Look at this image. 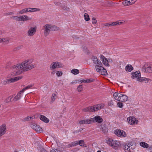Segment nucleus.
<instances>
[{
  "label": "nucleus",
  "mask_w": 152,
  "mask_h": 152,
  "mask_svg": "<svg viewBox=\"0 0 152 152\" xmlns=\"http://www.w3.org/2000/svg\"><path fill=\"white\" fill-rule=\"evenodd\" d=\"M137 80L140 82H142L144 81H145L146 83L150 82L151 81V80L150 79L147 78L145 77H141V76Z\"/></svg>",
  "instance_id": "18"
},
{
  "label": "nucleus",
  "mask_w": 152,
  "mask_h": 152,
  "mask_svg": "<svg viewBox=\"0 0 152 152\" xmlns=\"http://www.w3.org/2000/svg\"><path fill=\"white\" fill-rule=\"evenodd\" d=\"M6 132V126L5 124H3L0 127V137L4 135Z\"/></svg>",
  "instance_id": "17"
},
{
  "label": "nucleus",
  "mask_w": 152,
  "mask_h": 152,
  "mask_svg": "<svg viewBox=\"0 0 152 152\" xmlns=\"http://www.w3.org/2000/svg\"><path fill=\"white\" fill-rule=\"evenodd\" d=\"M78 145V143H77V141H75L73 142H72L71 143V145L72 146H76Z\"/></svg>",
  "instance_id": "51"
},
{
  "label": "nucleus",
  "mask_w": 152,
  "mask_h": 152,
  "mask_svg": "<svg viewBox=\"0 0 152 152\" xmlns=\"http://www.w3.org/2000/svg\"><path fill=\"white\" fill-rule=\"evenodd\" d=\"M102 70H101V72H99V73H101V74L103 75H107V73L106 69L103 67L102 69Z\"/></svg>",
  "instance_id": "25"
},
{
  "label": "nucleus",
  "mask_w": 152,
  "mask_h": 152,
  "mask_svg": "<svg viewBox=\"0 0 152 152\" xmlns=\"http://www.w3.org/2000/svg\"><path fill=\"white\" fill-rule=\"evenodd\" d=\"M107 142L109 145L115 147H119L121 145L120 142L116 140H114L111 138H109L107 140Z\"/></svg>",
  "instance_id": "4"
},
{
  "label": "nucleus",
  "mask_w": 152,
  "mask_h": 152,
  "mask_svg": "<svg viewBox=\"0 0 152 152\" xmlns=\"http://www.w3.org/2000/svg\"><path fill=\"white\" fill-rule=\"evenodd\" d=\"M99 57L102 61L103 64L106 66H109L110 65L109 63L112 62L113 61L111 59H109L108 60H107V58L102 54L100 55Z\"/></svg>",
  "instance_id": "6"
},
{
  "label": "nucleus",
  "mask_w": 152,
  "mask_h": 152,
  "mask_svg": "<svg viewBox=\"0 0 152 152\" xmlns=\"http://www.w3.org/2000/svg\"><path fill=\"white\" fill-rule=\"evenodd\" d=\"M123 23L122 22H119V21L117 22H110L108 23H105L104 24V26H115L120 25L122 24Z\"/></svg>",
  "instance_id": "14"
},
{
  "label": "nucleus",
  "mask_w": 152,
  "mask_h": 152,
  "mask_svg": "<svg viewBox=\"0 0 152 152\" xmlns=\"http://www.w3.org/2000/svg\"><path fill=\"white\" fill-rule=\"evenodd\" d=\"M85 20L86 21H88L90 20L89 15L87 13H85L84 15Z\"/></svg>",
  "instance_id": "33"
},
{
  "label": "nucleus",
  "mask_w": 152,
  "mask_h": 152,
  "mask_svg": "<svg viewBox=\"0 0 152 152\" xmlns=\"http://www.w3.org/2000/svg\"><path fill=\"white\" fill-rule=\"evenodd\" d=\"M91 118L89 119H87L85 120H81L79 121V123L80 124H91Z\"/></svg>",
  "instance_id": "19"
},
{
  "label": "nucleus",
  "mask_w": 152,
  "mask_h": 152,
  "mask_svg": "<svg viewBox=\"0 0 152 152\" xmlns=\"http://www.w3.org/2000/svg\"><path fill=\"white\" fill-rule=\"evenodd\" d=\"M79 132L78 130H76L73 131V134H75V133H79Z\"/></svg>",
  "instance_id": "63"
},
{
  "label": "nucleus",
  "mask_w": 152,
  "mask_h": 152,
  "mask_svg": "<svg viewBox=\"0 0 152 152\" xmlns=\"http://www.w3.org/2000/svg\"><path fill=\"white\" fill-rule=\"evenodd\" d=\"M54 3L56 5L59 6L60 7V5H61V3H59L58 2H54Z\"/></svg>",
  "instance_id": "58"
},
{
  "label": "nucleus",
  "mask_w": 152,
  "mask_h": 152,
  "mask_svg": "<svg viewBox=\"0 0 152 152\" xmlns=\"http://www.w3.org/2000/svg\"><path fill=\"white\" fill-rule=\"evenodd\" d=\"M39 118L41 120L45 123H48L49 121V119L43 115H40Z\"/></svg>",
  "instance_id": "20"
},
{
  "label": "nucleus",
  "mask_w": 152,
  "mask_h": 152,
  "mask_svg": "<svg viewBox=\"0 0 152 152\" xmlns=\"http://www.w3.org/2000/svg\"><path fill=\"white\" fill-rule=\"evenodd\" d=\"M14 14V13L13 12H9L7 13H6L4 14V15L6 16H7L9 15H12Z\"/></svg>",
  "instance_id": "56"
},
{
  "label": "nucleus",
  "mask_w": 152,
  "mask_h": 152,
  "mask_svg": "<svg viewBox=\"0 0 152 152\" xmlns=\"http://www.w3.org/2000/svg\"><path fill=\"white\" fill-rule=\"evenodd\" d=\"M128 99V96L126 95L121 94L120 97H118L117 100L121 102H125L127 101Z\"/></svg>",
  "instance_id": "15"
},
{
  "label": "nucleus",
  "mask_w": 152,
  "mask_h": 152,
  "mask_svg": "<svg viewBox=\"0 0 152 152\" xmlns=\"http://www.w3.org/2000/svg\"><path fill=\"white\" fill-rule=\"evenodd\" d=\"M124 149L126 152H131L130 150V147H128L127 145V144H125L124 146Z\"/></svg>",
  "instance_id": "27"
},
{
  "label": "nucleus",
  "mask_w": 152,
  "mask_h": 152,
  "mask_svg": "<svg viewBox=\"0 0 152 152\" xmlns=\"http://www.w3.org/2000/svg\"><path fill=\"white\" fill-rule=\"evenodd\" d=\"M117 104L118 107L120 108H122L124 106L123 104L121 102H118Z\"/></svg>",
  "instance_id": "43"
},
{
  "label": "nucleus",
  "mask_w": 152,
  "mask_h": 152,
  "mask_svg": "<svg viewBox=\"0 0 152 152\" xmlns=\"http://www.w3.org/2000/svg\"><path fill=\"white\" fill-rule=\"evenodd\" d=\"M50 30H51L53 31L58 30H59V28L58 27H57L56 26H51Z\"/></svg>",
  "instance_id": "35"
},
{
  "label": "nucleus",
  "mask_w": 152,
  "mask_h": 152,
  "mask_svg": "<svg viewBox=\"0 0 152 152\" xmlns=\"http://www.w3.org/2000/svg\"><path fill=\"white\" fill-rule=\"evenodd\" d=\"M91 124L94 122H97L99 124L102 123L103 121V119L100 116L96 115L94 117L91 118Z\"/></svg>",
  "instance_id": "8"
},
{
  "label": "nucleus",
  "mask_w": 152,
  "mask_h": 152,
  "mask_svg": "<svg viewBox=\"0 0 152 152\" xmlns=\"http://www.w3.org/2000/svg\"><path fill=\"white\" fill-rule=\"evenodd\" d=\"M32 118L31 117L28 116L25 118H23L22 119V121L23 122H25L26 121H28L30 120Z\"/></svg>",
  "instance_id": "34"
},
{
  "label": "nucleus",
  "mask_w": 152,
  "mask_h": 152,
  "mask_svg": "<svg viewBox=\"0 0 152 152\" xmlns=\"http://www.w3.org/2000/svg\"><path fill=\"white\" fill-rule=\"evenodd\" d=\"M33 61V59L27 60L22 62L20 64L15 65L12 67L11 69L15 70L13 72V75H19L22 73L23 71H27L34 67L35 64L29 65Z\"/></svg>",
  "instance_id": "1"
},
{
  "label": "nucleus",
  "mask_w": 152,
  "mask_h": 152,
  "mask_svg": "<svg viewBox=\"0 0 152 152\" xmlns=\"http://www.w3.org/2000/svg\"><path fill=\"white\" fill-rule=\"evenodd\" d=\"M100 129L101 131L104 133L107 132L108 130L107 126L105 124L102 125L101 127L100 128Z\"/></svg>",
  "instance_id": "21"
},
{
  "label": "nucleus",
  "mask_w": 152,
  "mask_h": 152,
  "mask_svg": "<svg viewBox=\"0 0 152 152\" xmlns=\"http://www.w3.org/2000/svg\"><path fill=\"white\" fill-rule=\"evenodd\" d=\"M56 74L58 77H60L62 75L63 73L61 71L59 72L57 71L56 72Z\"/></svg>",
  "instance_id": "47"
},
{
  "label": "nucleus",
  "mask_w": 152,
  "mask_h": 152,
  "mask_svg": "<svg viewBox=\"0 0 152 152\" xmlns=\"http://www.w3.org/2000/svg\"><path fill=\"white\" fill-rule=\"evenodd\" d=\"M18 95H17L13 99V100L14 101H16L18 100L19 99H20V96H18Z\"/></svg>",
  "instance_id": "41"
},
{
  "label": "nucleus",
  "mask_w": 152,
  "mask_h": 152,
  "mask_svg": "<svg viewBox=\"0 0 152 152\" xmlns=\"http://www.w3.org/2000/svg\"><path fill=\"white\" fill-rule=\"evenodd\" d=\"M86 79H83L79 81V82L80 83H86Z\"/></svg>",
  "instance_id": "53"
},
{
  "label": "nucleus",
  "mask_w": 152,
  "mask_h": 152,
  "mask_svg": "<svg viewBox=\"0 0 152 152\" xmlns=\"http://www.w3.org/2000/svg\"><path fill=\"white\" fill-rule=\"evenodd\" d=\"M133 142H131L129 143L128 144H127V145L128 146V147H130L131 146H133Z\"/></svg>",
  "instance_id": "54"
},
{
  "label": "nucleus",
  "mask_w": 152,
  "mask_h": 152,
  "mask_svg": "<svg viewBox=\"0 0 152 152\" xmlns=\"http://www.w3.org/2000/svg\"><path fill=\"white\" fill-rule=\"evenodd\" d=\"M50 152H63L57 149H54L50 151Z\"/></svg>",
  "instance_id": "49"
},
{
  "label": "nucleus",
  "mask_w": 152,
  "mask_h": 152,
  "mask_svg": "<svg viewBox=\"0 0 152 152\" xmlns=\"http://www.w3.org/2000/svg\"><path fill=\"white\" fill-rule=\"evenodd\" d=\"M33 86V85L31 84L30 85H29L27 86H26V87H25V89L26 90L29 89L30 88H31V87Z\"/></svg>",
  "instance_id": "55"
},
{
  "label": "nucleus",
  "mask_w": 152,
  "mask_h": 152,
  "mask_svg": "<svg viewBox=\"0 0 152 152\" xmlns=\"http://www.w3.org/2000/svg\"><path fill=\"white\" fill-rule=\"evenodd\" d=\"M92 23L93 24H96L97 22V20H96L95 18L93 17L92 18Z\"/></svg>",
  "instance_id": "52"
},
{
  "label": "nucleus",
  "mask_w": 152,
  "mask_h": 152,
  "mask_svg": "<svg viewBox=\"0 0 152 152\" xmlns=\"http://www.w3.org/2000/svg\"><path fill=\"white\" fill-rule=\"evenodd\" d=\"M95 67L97 72H101V70H102L103 68L102 66L95 65Z\"/></svg>",
  "instance_id": "24"
},
{
  "label": "nucleus",
  "mask_w": 152,
  "mask_h": 152,
  "mask_svg": "<svg viewBox=\"0 0 152 152\" xmlns=\"http://www.w3.org/2000/svg\"><path fill=\"white\" fill-rule=\"evenodd\" d=\"M23 46L22 45H20L19 46H18L16 47L15 48L13 49V50L14 51H16L17 50H20V49H21L23 47Z\"/></svg>",
  "instance_id": "38"
},
{
  "label": "nucleus",
  "mask_w": 152,
  "mask_h": 152,
  "mask_svg": "<svg viewBox=\"0 0 152 152\" xmlns=\"http://www.w3.org/2000/svg\"><path fill=\"white\" fill-rule=\"evenodd\" d=\"M31 127L37 132H43V130L40 126L34 123H31Z\"/></svg>",
  "instance_id": "9"
},
{
  "label": "nucleus",
  "mask_w": 152,
  "mask_h": 152,
  "mask_svg": "<svg viewBox=\"0 0 152 152\" xmlns=\"http://www.w3.org/2000/svg\"><path fill=\"white\" fill-rule=\"evenodd\" d=\"M83 87L82 85H79L77 87V90L79 92L81 91L83 89Z\"/></svg>",
  "instance_id": "44"
},
{
  "label": "nucleus",
  "mask_w": 152,
  "mask_h": 152,
  "mask_svg": "<svg viewBox=\"0 0 152 152\" xmlns=\"http://www.w3.org/2000/svg\"><path fill=\"white\" fill-rule=\"evenodd\" d=\"M45 28V30L44 31V33L45 36H47L50 33V31L51 26L48 24L45 25L44 26Z\"/></svg>",
  "instance_id": "12"
},
{
  "label": "nucleus",
  "mask_w": 152,
  "mask_h": 152,
  "mask_svg": "<svg viewBox=\"0 0 152 152\" xmlns=\"http://www.w3.org/2000/svg\"><path fill=\"white\" fill-rule=\"evenodd\" d=\"M26 10V8L22 9L18 12L17 14L18 15H21L25 13H26L27 12V11H28L27 10Z\"/></svg>",
  "instance_id": "28"
},
{
  "label": "nucleus",
  "mask_w": 152,
  "mask_h": 152,
  "mask_svg": "<svg viewBox=\"0 0 152 152\" xmlns=\"http://www.w3.org/2000/svg\"><path fill=\"white\" fill-rule=\"evenodd\" d=\"M9 81V83H13V78H11L10 79H8Z\"/></svg>",
  "instance_id": "60"
},
{
  "label": "nucleus",
  "mask_w": 152,
  "mask_h": 152,
  "mask_svg": "<svg viewBox=\"0 0 152 152\" xmlns=\"http://www.w3.org/2000/svg\"><path fill=\"white\" fill-rule=\"evenodd\" d=\"M37 30V27L35 26L34 27H31L28 30L27 34L29 36H33Z\"/></svg>",
  "instance_id": "11"
},
{
  "label": "nucleus",
  "mask_w": 152,
  "mask_h": 152,
  "mask_svg": "<svg viewBox=\"0 0 152 152\" xmlns=\"http://www.w3.org/2000/svg\"><path fill=\"white\" fill-rule=\"evenodd\" d=\"M120 95H121V94L119 93H117V92H115L113 94V96L115 98V99L116 100H117V99H118V97H120Z\"/></svg>",
  "instance_id": "30"
},
{
  "label": "nucleus",
  "mask_w": 152,
  "mask_h": 152,
  "mask_svg": "<svg viewBox=\"0 0 152 152\" xmlns=\"http://www.w3.org/2000/svg\"><path fill=\"white\" fill-rule=\"evenodd\" d=\"M79 72V70L75 69H73L71 71V72L75 75L78 74Z\"/></svg>",
  "instance_id": "29"
},
{
  "label": "nucleus",
  "mask_w": 152,
  "mask_h": 152,
  "mask_svg": "<svg viewBox=\"0 0 152 152\" xmlns=\"http://www.w3.org/2000/svg\"><path fill=\"white\" fill-rule=\"evenodd\" d=\"M22 76H19L12 78L13 80V82H14L18 81L19 80L22 79Z\"/></svg>",
  "instance_id": "32"
},
{
  "label": "nucleus",
  "mask_w": 152,
  "mask_h": 152,
  "mask_svg": "<svg viewBox=\"0 0 152 152\" xmlns=\"http://www.w3.org/2000/svg\"><path fill=\"white\" fill-rule=\"evenodd\" d=\"M24 15H23L22 16H20V21H23V19H24Z\"/></svg>",
  "instance_id": "61"
},
{
  "label": "nucleus",
  "mask_w": 152,
  "mask_h": 152,
  "mask_svg": "<svg viewBox=\"0 0 152 152\" xmlns=\"http://www.w3.org/2000/svg\"><path fill=\"white\" fill-rule=\"evenodd\" d=\"M1 83L4 85H6L7 84L10 83L8 79H7L6 80H4Z\"/></svg>",
  "instance_id": "45"
},
{
  "label": "nucleus",
  "mask_w": 152,
  "mask_h": 152,
  "mask_svg": "<svg viewBox=\"0 0 152 152\" xmlns=\"http://www.w3.org/2000/svg\"><path fill=\"white\" fill-rule=\"evenodd\" d=\"M2 42H5L6 41H8L7 38H2Z\"/></svg>",
  "instance_id": "59"
},
{
  "label": "nucleus",
  "mask_w": 152,
  "mask_h": 152,
  "mask_svg": "<svg viewBox=\"0 0 152 152\" xmlns=\"http://www.w3.org/2000/svg\"><path fill=\"white\" fill-rule=\"evenodd\" d=\"M140 146L143 148H148V145L146 143L144 142H141L140 143Z\"/></svg>",
  "instance_id": "26"
},
{
  "label": "nucleus",
  "mask_w": 152,
  "mask_h": 152,
  "mask_svg": "<svg viewBox=\"0 0 152 152\" xmlns=\"http://www.w3.org/2000/svg\"><path fill=\"white\" fill-rule=\"evenodd\" d=\"M104 106L103 104H97L86 107L83 109L82 110L86 112H94L102 109Z\"/></svg>",
  "instance_id": "2"
},
{
  "label": "nucleus",
  "mask_w": 152,
  "mask_h": 152,
  "mask_svg": "<svg viewBox=\"0 0 152 152\" xmlns=\"http://www.w3.org/2000/svg\"><path fill=\"white\" fill-rule=\"evenodd\" d=\"M30 9L31 12L39 11L40 10V9L36 8H31Z\"/></svg>",
  "instance_id": "46"
},
{
  "label": "nucleus",
  "mask_w": 152,
  "mask_h": 152,
  "mask_svg": "<svg viewBox=\"0 0 152 152\" xmlns=\"http://www.w3.org/2000/svg\"><path fill=\"white\" fill-rule=\"evenodd\" d=\"M24 18L23 19V21H27V20H29L31 19V18H29L28 17V16L27 15H24Z\"/></svg>",
  "instance_id": "42"
},
{
  "label": "nucleus",
  "mask_w": 152,
  "mask_h": 152,
  "mask_svg": "<svg viewBox=\"0 0 152 152\" xmlns=\"http://www.w3.org/2000/svg\"><path fill=\"white\" fill-rule=\"evenodd\" d=\"M128 122L131 125H134L135 124H137L138 122L137 120L133 117H130L127 119Z\"/></svg>",
  "instance_id": "10"
},
{
  "label": "nucleus",
  "mask_w": 152,
  "mask_h": 152,
  "mask_svg": "<svg viewBox=\"0 0 152 152\" xmlns=\"http://www.w3.org/2000/svg\"><path fill=\"white\" fill-rule=\"evenodd\" d=\"M11 18L12 19H14L15 20L18 21H20V16H12V17H11Z\"/></svg>",
  "instance_id": "36"
},
{
  "label": "nucleus",
  "mask_w": 152,
  "mask_h": 152,
  "mask_svg": "<svg viewBox=\"0 0 152 152\" xmlns=\"http://www.w3.org/2000/svg\"><path fill=\"white\" fill-rule=\"evenodd\" d=\"M115 134L119 137H125L126 136V132L123 130L120 129H116L114 131Z\"/></svg>",
  "instance_id": "7"
},
{
  "label": "nucleus",
  "mask_w": 152,
  "mask_h": 152,
  "mask_svg": "<svg viewBox=\"0 0 152 152\" xmlns=\"http://www.w3.org/2000/svg\"><path fill=\"white\" fill-rule=\"evenodd\" d=\"M95 80L94 79L90 78V79H86V83H90L94 81Z\"/></svg>",
  "instance_id": "40"
},
{
  "label": "nucleus",
  "mask_w": 152,
  "mask_h": 152,
  "mask_svg": "<svg viewBox=\"0 0 152 152\" xmlns=\"http://www.w3.org/2000/svg\"><path fill=\"white\" fill-rule=\"evenodd\" d=\"M78 144L81 146H83V147H86V146L85 144H84V140H81L79 141H77Z\"/></svg>",
  "instance_id": "23"
},
{
  "label": "nucleus",
  "mask_w": 152,
  "mask_h": 152,
  "mask_svg": "<svg viewBox=\"0 0 152 152\" xmlns=\"http://www.w3.org/2000/svg\"><path fill=\"white\" fill-rule=\"evenodd\" d=\"M134 69V68L131 65L128 64L125 67V70L126 71L131 72Z\"/></svg>",
  "instance_id": "22"
},
{
  "label": "nucleus",
  "mask_w": 152,
  "mask_h": 152,
  "mask_svg": "<svg viewBox=\"0 0 152 152\" xmlns=\"http://www.w3.org/2000/svg\"><path fill=\"white\" fill-rule=\"evenodd\" d=\"M92 60L93 61V63L95 64L96 62L97 61L99 60L95 56H93L91 58Z\"/></svg>",
  "instance_id": "37"
},
{
  "label": "nucleus",
  "mask_w": 152,
  "mask_h": 152,
  "mask_svg": "<svg viewBox=\"0 0 152 152\" xmlns=\"http://www.w3.org/2000/svg\"><path fill=\"white\" fill-rule=\"evenodd\" d=\"M94 64H96L95 65L102 66V63L99 60L98 61Z\"/></svg>",
  "instance_id": "50"
},
{
  "label": "nucleus",
  "mask_w": 152,
  "mask_h": 152,
  "mask_svg": "<svg viewBox=\"0 0 152 152\" xmlns=\"http://www.w3.org/2000/svg\"><path fill=\"white\" fill-rule=\"evenodd\" d=\"M64 67L63 64L61 62L56 61L52 63L50 66L51 70L55 69L56 68H63Z\"/></svg>",
  "instance_id": "5"
},
{
  "label": "nucleus",
  "mask_w": 152,
  "mask_h": 152,
  "mask_svg": "<svg viewBox=\"0 0 152 152\" xmlns=\"http://www.w3.org/2000/svg\"><path fill=\"white\" fill-rule=\"evenodd\" d=\"M67 146L69 148V147H72V145H71V144H69Z\"/></svg>",
  "instance_id": "64"
},
{
  "label": "nucleus",
  "mask_w": 152,
  "mask_h": 152,
  "mask_svg": "<svg viewBox=\"0 0 152 152\" xmlns=\"http://www.w3.org/2000/svg\"><path fill=\"white\" fill-rule=\"evenodd\" d=\"M137 0H126L122 2V4L125 6H129L134 4Z\"/></svg>",
  "instance_id": "13"
},
{
  "label": "nucleus",
  "mask_w": 152,
  "mask_h": 152,
  "mask_svg": "<svg viewBox=\"0 0 152 152\" xmlns=\"http://www.w3.org/2000/svg\"><path fill=\"white\" fill-rule=\"evenodd\" d=\"M114 102L113 100H111L108 102V105L110 106H112L114 105Z\"/></svg>",
  "instance_id": "48"
},
{
  "label": "nucleus",
  "mask_w": 152,
  "mask_h": 152,
  "mask_svg": "<svg viewBox=\"0 0 152 152\" xmlns=\"http://www.w3.org/2000/svg\"><path fill=\"white\" fill-rule=\"evenodd\" d=\"M57 96V94H53L52 95L51 97V101L53 102L56 99Z\"/></svg>",
  "instance_id": "39"
},
{
  "label": "nucleus",
  "mask_w": 152,
  "mask_h": 152,
  "mask_svg": "<svg viewBox=\"0 0 152 152\" xmlns=\"http://www.w3.org/2000/svg\"><path fill=\"white\" fill-rule=\"evenodd\" d=\"M30 9H31V8H26V9H28V10H27L28 11H27V12H31V11Z\"/></svg>",
  "instance_id": "62"
},
{
  "label": "nucleus",
  "mask_w": 152,
  "mask_h": 152,
  "mask_svg": "<svg viewBox=\"0 0 152 152\" xmlns=\"http://www.w3.org/2000/svg\"><path fill=\"white\" fill-rule=\"evenodd\" d=\"M142 71L146 73H152V64H145L143 66Z\"/></svg>",
  "instance_id": "3"
},
{
  "label": "nucleus",
  "mask_w": 152,
  "mask_h": 152,
  "mask_svg": "<svg viewBox=\"0 0 152 152\" xmlns=\"http://www.w3.org/2000/svg\"><path fill=\"white\" fill-rule=\"evenodd\" d=\"M11 102L10 99H9L8 98H7L4 100V102L5 103L9 102Z\"/></svg>",
  "instance_id": "57"
},
{
  "label": "nucleus",
  "mask_w": 152,
  "mask_h": 152,
  "mask_svg": "<svg viewBox=\"0 0 152 152\" xmlns=\"http://www.w3.org/2000/svg\"><path fill=\"white\" fill-rule=\"evenodd\" d=\"M132 75L131 78L132 79H134L135 78H136L138 79L140 77L141 74L140 71H138L135 72H132Z\"/></svg>",
  "instance_id": "16"
},
{
  "label": "nucleus",
  "mask_w": 152,
  "mask_h": 152,
  "mask_svg": "<svg viewBox=\"0 0 152 152\" xmlns=\"http://www.w3.org/2000/svg\"><path fill=\"white\" fill-rule=\"evenodd\" d=\"M60 7H61L62 9L68 11L69 10V8L68 7H67V6H66L65 5H63L61 4V5H60Z\"/></svg>",
  "instance_id": "31"
}]
</instances>
